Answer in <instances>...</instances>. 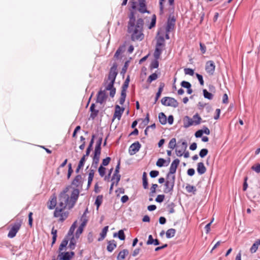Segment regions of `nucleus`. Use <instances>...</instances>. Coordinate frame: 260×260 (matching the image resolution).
Wrapping results in <instances>:
<instances>
[{
    "instance_id": "1",
    "label": "nucleus",
    "mask_w": 260,
    "mask_h": 260,
    "mask_svg": "<svg viewBox=\"0 0 260 260\" xmlns=\"http://www.w3.org/2000/svg\"><path fill=\"white\" fill-rule=\"evenodd\" d=\"M136 12L131 11L128 15L127 32L133 41H141L144 38V34L142 32L144 25L143 20L141 18L136 19Z\"/></svg>"
},
{
    "instance_id": "2",
    "label": "nucleus",
    "mask_w": 260,
    "mask_h": 260,
    "mask_svg": "<svg viewBox=\"0 0 260 260\" xmlns=\"http://www.w3.org/2000/svg\"><path fill=\"white\" fill-rule=\"evenodd\" d=\"M79 192L77 188L70 185L67 186L59 194L58 204L68 210L72 209L78 200Z\"/></svg>"
},
{
    "instance_id": "3",
    "label": "nucleus",
    "mask_w": 260,
    "mask_h": 260,
    "mask_svg": "<svg viewBox=\"0 0 260 260\" xmlns=\"http://www.w3.org/2000/svg\"><path fill=\"white\" fill-rule=\"evenodd\" d=\"M117 68V65L116 63H114L110 68L108 79L105 82V84H106L105 89L104 90H101L97 94V103L102 104L106 101L108 97L106 92V90H110V96L111 97L113 98L114 96L116 93V89L114 87V84L118 74Z\"/></svg>"
},
{
    "instance_id": "4",
    "label": "nucleus",
    "mask_w": 260,
    "mask_h": 260,
    "mask_svg": "<svg viewBox=\"0 0 260 260\" xmlns=\"http://www.w3.org/2000/svg\"><path fill=\"white\" fill-rule=\"evenodd\" d=\"M69 212L67 207H60L58 204L55 208L53 216L58 222H63L67 219Z\"/></svg>"
},
{
    "instance_id": "5",
    "label": "nucleus",
    "mask_w": 260,
    "mask_h": 260,
    "mask_svg": "<svg viewBox=\"0 0 260 260\" xmlns=\"http://www.w3.org/2000/svg\"><path fill=\"white\" fill-rule=\"evenodd\" d=\"M22 224V220L21 219L17 220L15 223L11 224L8 237L10 238H13L15 237L16 234L20 229Z\"/></svg>"
},
{
    "instance_id": "6",
    "label": "nucleus",
    "mask_w": 260,
    "mask_h": 260,
    "mask_svg": "<svg viewBox=\"0 0 260 260\" xmlns=\"http://www.w3.org/2000/svg\"><path fill=\"white\" fill-rule=\"evenodd\" d=\"M169 176V174L167 175V181L165 184V187L164 190V192L166 193L170 192L173 191L174 184L175 176L172 175L171 177Z\"/></svg>"
},
{
    "instance_id": "7",
    "label": "nucleus",
    "mask_w": 260,
    "mask_h": 260,
    "mask_svg": "<svg viewBox=\"0 0 260 260\" xmlns=\"http://www.w3.org/2000/svg\"><path fill=\"white\" fill-rule=\"evenodd\" d=\"M161 104L165 106L176 108L178 106V103L176 100L171 97H164L161 100Z\"/></svg>"
},
{
    "instance_id": "8",
    "label": "nucleus",
    "mask_w": 260,
    "mask_h": 260,
    "mask_svg": "<svg viewBox=\"0 0 260 260\" xmlns=\"http://www.w3.org/2000/svg\"><path fill=\"white\" fill-rule=\"evenodd\" d=\"M215 70V65L213 60H209L206 62L205 70L209 75H213Z\"/></svg>"
},
{
    "instance_id": "9",
    "label": "nucleus",
    "mask_w": 260,
    "mask_h": 260,
    "mask_svg": "<svg viewBox=\"0 0 260 260\" xmlns=\"http://www.w3.org/2000/svg\"><path fill=\"white\" fill-rule=\"evenodd\" d=\"M75 253L74 252H58V257L60 260H71L74 256Z\"/></svg>"
},
{
    "instance_id": "10",
    "label": "nucleus",
    "mask_w": 260,
    "mask_h": 260,
    "mask_svg": "<svg viewBox=\"0 0 260 260\" xmlns=\"http://www.w3.org/2000/svg\"><path fill=\"white\" fill-rule=\"evenodd\" d=\"M141 147V144L139 142H136L132 144L128 149L129 153L131 155H134L136 154L140 149Z\"/></svg>"
},
{
    "instance_id": "11",
    "label": "nucleus",
    "mask_w": 260,
    "mask_h": 260,
    "mask_svg": "<svg viewBox=\"0 0 260 260\" xmlns=\"http://www.w3.org/2000/svg\"><path fill=\"white\" fill-rule=\"evenodd\" d=\"M120 169V161L118 162L116 167L114 173L113 174L112 178V180H116V186H117L120 180L121 176L119 174Z\"/></svg>"
},
{
    "instance_id": "12",
    "label": "nucleus",
    "mask_w": 260,
    "mask_h": 260,
    "mask_svg": "<svg viewBox=\"0 0 260 260\" xmlns=\"http://www.w3.org/2000/svg\"><path fill=\"white\" fill-rule=\"evenodd\" d=\"M179 163H180V160H179V159H178L177 158L175 159V160H174L173 161V162H172V164L171 165L170 168L169 172L168 174H169V176H171V175H173L174 173H175V172L176 171V169H177Z\"/></svg>"
},
{
    "instance_id": "13",
    "label": "nucleus",
    "mask_w": 260,
    "mask_h": 260,
    "mask_svg": "<svg viewBox=\"0 0 260 260\" xmlns=\"http://www.w3.org/2000/svg\"><path fill=\"white\" fill-rule=\"evenodd\" d=\"M175 19L174 17H170L168 20L167 25L166 27L167 32H169L171 30H173L175 24Z\"/></svg>"
},
{
    "instance_id": "14",
    "label": "nucleus",
    "mask_w": 260,
    "mask_h": 260,
    "mask_svg": "<svg viewBox=\"0 0 260 260\" xmlns=\"http://www.w3.org/2000/svg\"><path fill=\"white\" fill-rule=\"evenodd\" d=\"M57 204V198L55 194L52 195L50 197V199L48 202V209L51 210L56 208Z\"/></svg>"
},
{
    "instance_id": "15",
    "label": "nucleus",
    "mask_w": 260,
    "mask_h": 260,
    "mask_svg": "<svg viewBox=\"0 0 260 260\" xmlns=\"http://www.w3.org/2000/svg\"><path fill=\"white\" fill-rule=\"evenodd\" d=\"M124 108H121L119 105H116L113 115L114 118H117L118 120H120Z\"/></svg>"
},
{
    "instance_id": "16",
    "label": "nucleus",
    "mask_w": 260,
    "mask_h": 260,
    "mask_svg": "<svg viewBox=\"0 0 260 260\" xmlns=\"http://www.w3.org/2000/svg\"><path fill=\"white\" fill-rule=\"evenodd\" d=\"M145 1L146 0H139V8H138V11L141 13H149L147 10Z\"/></svg>"
},
{
    "instance_id": "17",
    "label": "nucleus",
    "mask_w": 260,
    "mask_h": 260,
    "mask_svg": "<svg viewBox=\"0 0 260 260\" xmlns=\"http://www.w3.org/2000/svg\"><path fill=\"white\" fill-rule=\"evenodd\" d=\"M100 154V150H94L92 166H94L95 168H96V166L99 162Z\"/></svg>"
},
{
    "instance_id": "18",
    "label": "nucleus",
    "mask_w": 260,
    "mask_h": 260,
    "mask_svg": "<svg viewBox=\"0 0 260 260\" xmlns=\"http://www.w3.org/2000/svg\"><path fill=\"white\" fill-rule=\"evenodd\" d=\"M183 125L186 128L194 125L192 119L189 116H185L183 119Z\"/></svg>"
},
{
    "instance_id": "19",
    "label": "nucleus",
    "mask_w": 260,
    "mask_h": 260,
    "mask_svg": "<svg viewBox=\"0 0 260 260\" xmlns=\"http://www.w3.org/2000/svg\"><path fill=\"white\" fill-rule=\"evenodd\" d=\"M87 212H88V209L86 208L85 212H84V213L83 214L82 216L80 218V221L81 222L80 225H81L82 226L85 227L88 221V217L86 215Z\"/></svg>"
},
{
    "instance_id": "20",
    "label": "nucleus",
    "mask_w": 260,
    "mask_h": 260,
    "mask_svg": "<svg viewBox=\"0 0 260 260\" xmlns=\"http://www.w3.org/2000/svg\"><path fill=\"white\" fill-rule=\"evenodd\" d=\"M116 242L114 240H110L108 242L107 249L109 252H111L116 247Z\"/></svg>"
},
{
    "instance_id": "21",
    "label": "nucleus",
    "mask_w": 260,
    "mask_h": 260,
    "mask_svg": "<svg viewBox=\"0 0 260 260\" xmlns=\"http://www.w3.org/2000/svg\"><path fill=\"white\" fill-rule=\"evenodd\" d=\"M129 253L128 250L123 249L120 251L117 256V260H124Z\"/></svg>"
},
{
    "instance_id": "22",
    "label": "nucleus",
    "mask_w": 260,
    "mask_h": 260,
    "mask_svg": "<svg viewBox=\"0 0 260 260\" xmlns=\"http://www.w3.org/2000/svg\"><path fill=\"white\" fill-rule=\"evenodd\" d=\"M206 168L204 166L203 162H199L197 165V171L200 175L204 174L206 172Z\"/></svg>"
},
{
    "instance_id": "23",
    "label": "nucleus",
    "mask_w": 260,
    "mask_h": 260,
    "mask_svg": "<svg viewBox=\"0 0 260 260\" xmlns=\"http://www.w3.org/2000/svg\"><path fill=\"white\" fill-rule=\"evenodd\" d=\"M72 184L76 186L81 185L82 184V177L81 175H78L72 182Z\"/></svg>"
},
{
    "instance_id": "24",
    "label": "nucleus",
    "mask_w": 260,
    "mask_h": 260,
    "mask_svg": "<svg viewBox=\"0 0 260 260\" xmlns=\"http://www.w3.org/2000/svg\"><path fill=\"white\" fill-rule=\"evenodd\" d=\"M162 50L163 47L157 46L155 47V49L153 54L154 57L155 59H158L160 58Z\"/></svg>"
},
{
    "instance_id": "25",
    "label": "nucleus",
    "mask_w": 260,
    "mask_h": 260,
    "mask_svg": "<svg viewBox=\"0 0 260 260\" xmlns=\"http://www.w3.org/2000/svg\"><path fill=\"white\" fill-rule=\"evenodd\" d=\"M86 156H88V155H86V154H84L81 158L80 160L79 161L78 166L76 170V173H78L79 170L84 166V163L86 160Z\"/></svg>"
},
{
    "instance_id": "26",
    "label": "nucleus",
    "mask_w": 260,
    "mask_h": 260,
    "mask_svg": "<svg viewBox=\"0 0 260 260\" xmlns=\"http://www.w3.org/2000/svg\"><path fill=\"white\" fill-rule=\"evenodd\" d=\"M259 245H260V239L256 240L254 242V243L252 245V246L250 248V252L251 253H255L257 251Z\"/></svg>"
},
{
    "instance_id": "27",
    "label": "nucleus",
    "mask_w": 260,
    "mask_h": 260,
    "mask_svg": "<svg viewBox=\"0 0 260 260\" xmlns=\"http://www.w3.org/2000/svg\"><path fill=\"white\" fill-rule=\"evenodd\" d=\"M156 46L161 47L165 46V39L163 36H159L156 38Z\"/></svg>"
},
{
    "instance_id": "28",
    "label": "nucleus",
    "mask_w": 260,
    "mask_h": 260,
    "mask_svg": "<svg viewBox=\"0 0 260 260\" xmlns=\"http://www.w3.org/2000/svg\"><path fill=\"white\" fill-rule=\"evenodd\" d=\"M95 171L93 169H90L88 177V186H89L92 183L94 177Z\"/></svg>"
},
{
    "instance_id": "29",
    "label": "nucleus",
    "mask_w": 260,
    "mask_h": 260,
    "mask_svg": "<svg viewBox=\"0 0 260 260\" xmlns=\"http://www.w3.org/2000/svg\"><path fill=\"white\" fill-rule=\"evenodd\" d=\"M158 119L161 124H166L167 123V117L164 113L161 112L158 114Z\"/></svg>"
},
{
    "instance_id": "30",
    "label": "nucleus",
    "mask_w": 260,
    "mask_h": 260,
    "mask_svg": "<svg viewBox=\"0 0 260 260\" xmlns=\"http://www.w3.org/2000/svg\"><path fill=\"white\" fill-rule=\"evenodd\" d=\"M90 110L91 112V113L90 114V117L92 118H94L96 115H98V113L99 112V111L95 109V105L94 104H92L90 107Z\"/></svg>"
},
{
    "instance_id": "31",
    "label": "nucleus",
    "mask_w": 260,
    "mask_h": 260,
    "mask_svg": "<svg viewBox=\"0 0 260 260\" xmlns=\"http://www.w3.org/2000/svg\"><path fill=\"white\" fill-rule=\"evenodd\" d=\"M108 226H106L103 228L101 233L100 234V238L98 239L99 241L103 240L105 238L108 230Z\"/></svg>"
},
{
    "instance_id": "32",
    "label": "nucleus",
    "mask_w": 260,
    "mask_h": 260,
    "mask_svg": "<svg viewBox=\"0 0 260 260\" xmlns=\"http://www.w3.org/2000/svg\"><path fill=\"white\" fill-rule=\"evenodd\" d=\"M192 119L193 120V122L194 125L199 124L201 123V121L202 119L201 117L198 113L193 115Z\"/></svg>"
},
{
    "instance_id": "33",
    "label": "nucleus",
    "mask_w": 260,
    "mask_h": 260,
    "mask_svg": "<svg viewBox=\"0 0 260 260\" xmlns=\"http://www.w3.org/2000/svg\"><path fill=\"white\" fill-rule=\"evenodd\" d=\"M176 234V230L174 229H170L166 232V237L171 238L173 237Z\"/></svg>"
},
{
    "instance_id": "34",
    "label": "nucleus",
    "mask_w": 260,
    "mask_h": 260,
    "mask_svg": "<svg viewBox=\"0 0 260 260\" xmlns=\"http://www.w3.org/2000/svg\"><path fill=\"white\" fill-rule=\"evenodd\" d=\"M94 136L93 135L92 136V138H91V141L90 142V143H89V145H88V147H87V148L86 149V154H85L86 155H88V156L89 155V154H90V152L91 151V148H92V145H93V144L94 143Z\"/></svg>"
},
{
    "instance_id": "35",
    "label": "nucleus",
    "mask_w": 260,
    "mask_h": 260,
    "mask_svg": "<svg viewBox=\"0 0 260 260\" xmlns=\"http://www.w3.org/2000/svg\"><path fill=\"white\" fill-rule=\"evenodd\" d=\"M129 3L131 4V7L132 10L131 11L136 12V10H138V8H139V4L137 3L135 0H129Z\"/></svg>"
},
{
    "instance_id": "36",
    "label": "nucleus",
    "mask_w": 260,
    "mask_h": 260,
    "mask_svg": "<svg viewBox=\"0 0 260 260\" xmlns=\"http://www.w3.org/2000/svg\"><path fill=\"white\" fill-rule=\"evenodd\" d=\"M185 189L187 192L188 193L192 192L193 194H194L197 191V189L194 186L189 184H188L186 186Z\"/></svg>"
},
{
    "instance_id": "37",
    "label": "nucleus",
    "mask_w": 260,
    "mask_h": 260,
    "mask_svg": "<svg viewBox=\"0 0 260 260\" xmlns=\"http://www.w3.org/2000/svg\"><path fill=\"white\" fill-rule=\"evenodd\" d=\"M158 78V75L156 73H153L151 75H150L147 80V82L148 83H151L153 81L155 80Z\"/></svg>"
},
{
    "instance_id": "38",
    "label": "nucleus",
    "mask_w": 260,
    "mask_h": 260,
    "mask_svg": "<svg viewBox=\"0 0 260 260\" xmlns=\"http://www.w3.org/2000/svg\"><path fill=\"white\" fill-rule=\"evenodd\" d=\"M106 168L103 166V165H101L98 169V172L99 173L100 176L101 177H103L105 176L106 173Z\"/></svg>"
},
{
    "instance_id": "39",
    "label": "nucleus",
    "mask_w": 260,
    "mask_h": 260,
    "mask_svg": "<svg viewBox=\"0 0 260 260\" xmlns=\"http://www.w3.org/2000/svg\"><path fill=\"white\" fill-rule=\"evenodd\" d=\"M159 62L158 59L155 58L154 60H153L150 66V69L151 70L156 69L158 67Z\"/></svg>"
},
{
    "instance_id": "40",
    "label": "nucleus",
    "mask_w": 260,
    "mask_h": 260,
    "mask_svg": "<svg viewBox=\"0 0 260 260\" xmlns=\"http://www.w3.org/2000/svg\"><path fill=\"white\" fill-rule=\"evenodd\" d=\"M103 201V197L102 196H98L96 197V199L95 200V204L96 206L97 209H99V207L101 205Z\"/></svg>"
},
{
    "instance_id": "41",
    "label": "nucleus",
    "mask_w": 260,
    "mask_h": 260,
    "mask_svg": "<svg viewBox=\"0 0 260 260\" xmlns=\"http://www.w3.org/2000/svg\"><path fill=\"white\" fill-rule=\"evenodd\" d=\"M76 223H77V221H75L73 224L72 225V226H71L69 231V232H68V236H71L73 235L74 232V231L75 230V229L76 228Z\"/></svg>"
},
{
    "instance_id": "42",
    "label": "nucleus",
    "mask_w": 260,
    "mask_h": 260,
    "mask_svg": "<svg viewBox=\"0 0 260 260\" xmlns=\"http://www.w3.org/2000/svg\"><path fill=\"white\" fill-rule=\"evenodd\" d=\"M176 146V140L175 138H172L169 142L168 147L171 149H174Z\"/></svg>"
},
{
    "instance_id": "43",
    "label": "nucleus",
    "mask_w": 260,
    "mask_h": 260,
    "mask_svg": "<svg viewBox=\"0 0 260 260\" xmlns=\"http://www.w3.org/2000/svg\"><path fill=\"white\" fill-rule=\"evenodd\" d=\"M57 233V230L56 229H55L54 227H53L52 229V230H51V234L53 235L52 243V244H53L56 240Z\"/></svg>"
},
{
    "instance_id": "44",
    "label": "nucleus",
    "mask_w": 260,
    "mask_h": 260,
    "mask_svg": "<svg viewBox=\"0 0 260 260\" xmlns=\"http://www.w3.org/2000/svg\"><path fill=\"white\" fill-rule=\"evenodd\" d=\"M129 81H130V79H129V76H128L125 80L124 81L122 86V89H125V90H127L128 87V85H129Z\"/></svg>"
},
{
    "instance_id": "45",
    "label": "nucleus",
    "mask_w": 260,
    "mask_h": 260,
    "mask_svg": "<svg viewBox=\"0 0 260 260\" xmlns=\"http://www.w3.org/2000/svg\"><path fill=\"white\" fill-rule=\"evenodd\" d=\"M165 87V84L164 83H160L157 92L156 93L157 98H159L162 93V91Z\"/></svg>"
},
{
    "instance_id": "46",
    "label": "nucleus",
    "mask_w": 260,
    "mask_h": 260,
    "mask_svg": "<svg viewBox=\"0 0 260 260\" xmlns=\"http://www.w3.org/2000/svg\"><path fill=\"white\" fill-rule=\"evenodd\" d=\"M204 96L205 98L209 100H212L213 98V94L209 92L206 89L203 90Z\"/></svg>"
},
{
    "instance_id": "47",
    "label": "nucleus",
    "mask_w": 260,
    "mask_h": 260,
    "mask_svg": "<svg viewBox=\"0 0 260 260\" xmlns=\"http://www.w3.org/2000/svg\"><path fill=\"white\" fill-rule=\"evenodd\" d=\"M102 140H103L102 137L99 138L98 141L96 142V146H95L94 150H100L101 151V144H102Z\"/></svg>"
},
{
    "instance_id": "48",
    "label": "nucleus",
    "mask_w": 260,
    "mask_h": 260,
    "mask_svg": "<svg viewBox=\"0 0 260 260\" xmlns=\"http://www.w3.org/2000/svg\"><path fill=\"white\" fill-rule=\"evenodd\" d=\"M208 153V150L207 149H202L201 150L200 153H199V155L201 157L203 158V157H204L205 156H206L207 155Z\"/></svg>"
},
{
    "instance_id": "49",
    "label": "nucleus",
    "mask_w": 260,
    "mask_h": 260,
    "mask_svg": "<svg viewBox=\"0 0 260 260\" xmlns=\"http://www.w3.org/2000/svg\"><path fill=\"white\" fill-rule=\"evenodd\" d=\"M68 244V241L66 240H63L60 245H59L58 252L62 251L64 248H65Z\"/></svg>"
},
{
    "instance_id": "50",
    "label": "nucleus",
    "mask_w": 260,
    "mask_h": 260,
    "mask_svg": "<svg viewBox=\"0 0 260 260\" xmlns=\"http://www.w3.org/2000/svg\"><path fill=\"white\" fill-rule=\"evenodd\" d=\"M165 162L166 160L164 158H160L157 160L156 164L157 166L161 167L164 165Z\"/></svg>"
},
{
    "instance_id": "51",
    "label": "nucleus",
    "mask_w": 260,
    "mask_h": 260,
    "mask_svg": "<svg viewBox=\"0 0 260 260\" xmlns=\"http://www.w3.org/2000/svg\"><path fill=\"white\" fill-rule=\"evenodd\" d=\"M118 236L120 240H124L125 238V236L123 230H121L118 231Z\"/></svg>"
},
{
    "instance_id": "52",
    "label": "nucleus",
    "mask_w": 260,
    "mask_h": 260,
    "mask_svg": "<svg viewBox=\"0 0 260 260\" xmlns=\"http://www.w3.org/2000/svg\"><path fill=\"white\" fill-rule=\"evenodd\" d=\"M181 86H182L184 88H189L190 87H191V84L187 82V81H183L181 83Z\"/></svg>"
},
{
    "instance_id": "53",
    "label": "nucleus",
    "mask_w": 260,
    "mask_h": 260,
    "mask_svg": "<svg viewBox=\"0 0 260 260\" xmlns=\"http://www.w3.org/2000/svg\"><path fill=\"white\" fill-rule=\"evenodd\" d=\"M184 73L186 75L193 76L194 74V71L190 68H185L184 69Z\"/></svg>"
},
{
    "instance_id": "54",
    "label": "nucleus",
    "mask_w": 260,
    "mask_h": 260,
    "mask_svg": "<svg viewBox=\"0 0 260 260\" xmlns=\"http://www.w3.org/2000/svg\"><path fill=\"white\" fill-rule=\"evenodd\" d=\"M111 160V158L110 157H107L106 158L104 159L102 161V163L101 165L103 166H107L110 163Z\"/></svg>"
},
{
    "instance_id": "55",
    "label": "nucleus",
    "mask_w": 260,
    "mask_h": 260,
    "mask_svg": "<svg viewBox=\"0 0 260 260\" xmlns=\"http://www.w3.org/2000/svg\"><path fill=\"white\" fill-rule=\"evenodd\" d=\"M155 23H156V16L155 15H154L153 16H152V19H151V22L150 23V24L149 26V28L151 29V28H152L153 27H154L155 25Z\"/></svg>"
},
{
    "instance_id": "56",
    "label": "nucleus",
    "mask_w": 260,
    "mask_h": 260,
    "mask_svg": "<svg viewBox=\"0 0 260 260\" xmlns=\"http://www.w3.org/2000/svg\"><path fill=\"white\" fill-rule=\"evenodd\" d=\"M164 199L165 196L164 194H159L157 196L156 198L155 199V201L157 202L161 203L164 200Z\"/></svg>"
},
{
    "instance_id": "57",
    "label": "nucleus",
    "mask_w": 260,
    "mask_h": 260,
    "mask_svg": "<svg viewBox=\"0 0 260 260\" xmlns=\"http://www.w3.org/2000/svg\"><path fill=\"white\" fill-rule=\"evenodd\" d=\"M251 169L254 170L256 173H260V164H257L255 166H253L251 167Z\"/></svg>"
},
{
    "instance_id": "58",
    "label": "nucleus",
    "mask_w": 260,
    "mask_h": 260,
    "mask_svg": "<svg viewBox=\"0 0 260 260\" xmlns=\"http://www.w3.org/2000/svg\"><path fill=\"white\" fill-rule=\"evenodd\" d=\"M115 192L117 197H119L120 194H122L124 193V189L121 187L118 188L117 190H116Z\"/></svg>"
},
{
    "instance_id": "59",
    "label": "nucleus",
    "mask_w": 260,
    "mask_h": 260,
    "mask_svg": "<svg viewBox=\"0 0 260 260\" xmlns=\"http://www.w3.org/2000/svg\"><path fill=\"white\" fill-rule=\"evenodd\" d=\"M196 76H197L198 79L199 80L200 84L201 85H203L204 84V82L202 76L201 75H200V74H199L197 73L196 74Z\"/></svg>"
},
{
    "instance_id": "60",
    "label": "nucleus",
    "mask_w": 260,
    "mask_h": 260,
    "mask_svg": "<svg viewBox=\"0 0 260 260\" xmlns=\"http://www.w3.org/2000/svg\"><path fill=\"white\" fill-rule=\"evenodd\" d=\"M159 174V172L158 171H151L150 172V176L152 178H155L157 177Z\"/></svg>"
},
{
    "instance_id": "61",
    "label": "nucleus",
    "mask_w": 260,
    "mask_h": 260,
    "mask_svg": "<svg viewBox=\"0 0 260 260\" xmlns=\"http://www.w3.org/2000/svg\"><path fill=\"white\" fill-rule=\"evenodd\" d=\"M84 228V226H82L81 225L79 226L76 233V236H79L82 233Z\"/></svg>"
},
{
    "instance_id": "62",
    "label": "nucleus",
    "mask_w": 260,
    "mask_h": 260,
    "mask_svg": "<svg viewBox=\"0 0 260 260\" xmlns=\"http://www.w3.org/2000/svg\"><path fill=\"white\" fill-rule=\"evenodd\" d=\"M32 213L29 212V213L28 214V224L30 227H31L32 225L33 219L32 217Z\"/></svg>"
},
{
    "instance_id": "63",
    "label": "nucleus",
    "mask_w": 260,
    "mask_h": 260,
    "mask_svg": "<svg viewBox=\"0 0 260 260\" xmlns=\"http://www.w3.org/2000/svg\"><path fill=\"white\" fill-rule=\"evenodd\" d=\"M200 50L203 54H205L206 51V47L205 45L202 43H200Z\"/></svg>"
},
{
    "instance_id": "64",
    "label": "nucleus",
    "mask_w": 260,
    "mask_h": 260,
    "mask_svg": "<svg viewBox=\"0 0 260 260\" xmlns=\"http://www.w3.org/2000/svg\"><path fill=\"white\" fill-rule=\"evenodd\" d=\"M158 185L156 184H153L152 186L151 187L150 190L151 193H154L156 192V189Z\"/></svg>"
}]
</instances>
